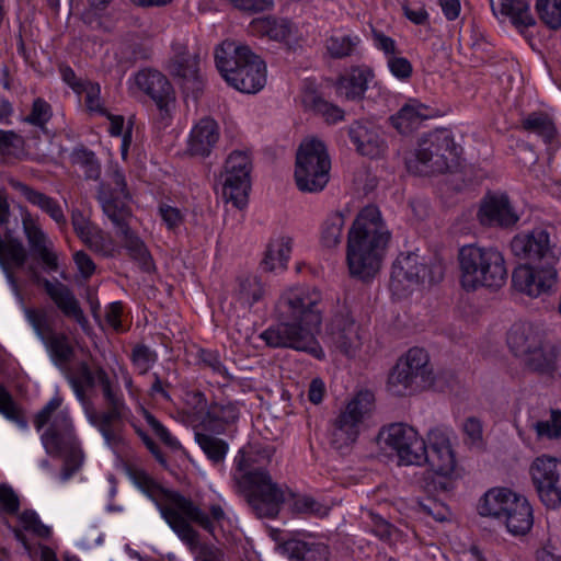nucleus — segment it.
<instances>
[{"mask_svg": "<svg viewBox=\"0 0 561 561\" xmlns=\"http://www.w3.org/2000/svg\"><path fill=\"white\" fill-rule=\"evenodd\" d=\"M432 116L430 106L417 99H409L397 113L389 117V123L399 134L409 135Z\"/></svg>", "mask_w": 561, "mask_h": 561, "instance_id": "obj_30", "label": "nucleus"}, {"mask_svg": "<svg viewBox=\"0 0 561 561\" xmlns=\"http://www.w3.org/2000/svg\"><path fill=\"white\" fill-rule=\"evenodd\" d=\"M530 476L540 501L548 508L561 505V459L542 455L530 466Z\"/></svg>", "mask_w": 561, "mask_h": 561, "instance_id": "obj_18", "label": "nucleus"}, {"mask_svg": "<svg viewBox=\"0 0 561 561\" xmlns=\"http://www.w3.org/2000/svg\"><path fill=\"white\" fill-rule=\"evenodd\" d=\"M26 321L34 330L36 336L43 341L50 335L55 329L49 320L48 313L44 309L30 308L24 304L21 305Z\"/></svg>", "mask_w": 561, "mask_h": 561, "instance_id": "obj_50", "label": "nucleus"}, {"mask_svg": "<svg viewBox=\"0 0 561 561\" xmlns=\"http://www.w3.org/2000/svg\"><path fill=\"white\" fill-rule=\"evenodd\" d=\"M478 219L483 226L510 228L517 224L519 216L506 194H491L483 198Z\"/></svg>", "mask_w": 561, "mask_h": 561, "instance_id": "obj_23", "label": "nucleus"}, {"mask_svg": "<svg viewBox=\"0 0 561 561\" xmlns=\"http://www.w3.org/2000/svg\"><path fill=\"white\" fill-rule=\"evenodd\" d=\"M84 93V105L90 114L107 115L101 99V87L98 82L85 81L78 94Z\"/></svg>", "mask_w": 561, "mask_h": 561, "instance_id": "obj_55", "label": "nucleus"}, {"mask_svg": "<svg viewBox=\"0 0 561 561\" xmlns=\"http://www.w3.org/2000/svg\"><path fill=\"white\" fill-rule=\"evenodd\" d=\"M251 171L252 161L248 151L234 150L226 159L222 194L238 208H242L248 202Z\"/></svg>", "mask_w": 561, "mask_h": 561, "instance_id": "obj_16", "label": "nucleus"}, {"mask_svg": "<svg viewBox=\"0 0 561 561\" xmlns=\"http://www.w3.org/2000/svg\"><path fill=\"white\" fill-rule=\"evenodd\" d=\"M345 217L341 211L327 216L321 225L320 240L323 247L332 249L341 243Z\"/></svg>", "mask_w": 561, "mask_h": 561, "instance_id": "obj_46", "label": "nucleus"}, {"mask_svg": "<svg viewBox=\"0 0 561 561\" xmlns=\"http://www.w3.org/2000/svg\"><path fill=\"white\" fill-rule=\"evenodd\" d=\"M199 364L204 368L210 369L214 374L221 376L225 380L230 381L233 376L228 371L220 354L214 350L201 348L197 353Z\"/></svg>", "mask_w": 561, "mask_h": 561, "instance_id": "obj_58", "label": "nucleus"}, {"mask_svg": "<svg viewBox=\"0 0 561 561\" xmlns=\"http://www.w3.org/2000/svg\"><path fill=\"white\" fill-rule=\"evenodd\" d=\"M453 432L445 427L432 428L425 440V459L423 465L440 477H449L456 468V455L451 446Z\"/></svg>", "mask_w": 561, "mask_h": 561, "instance_id": "obj_22", "label": "nucleus"}, {"mask_svg": "<svg viewBox=\"0 0 561 561\" xmlns=\"http://www.w3.org/2000/svg\"><path fill=\"white\" fill-rule=\"evenodd\" d=\"M392 233L380 209L367 205L356 215L346 241L350 275L362 282L371 280L380 271Z\"/></svg>", "mask_w": 561, "mask_h": 561, "instance_id": "obj_3", "label": "nucleus"}, {"mask_svg": "<svg viewBox=\"0 0 561 561\" xmlns=\"http://www.w3.org/2000/svg\"><path fill=\"white\" fill-rule=\"evenodd\" d=\"M434 381L430 356L424 348L412 347L401 356L391 369L388 390L397 397H404L423 391Z\"/></svg>", "mask_w": 561, "mask_h": 561, "instance_id": "obj_11", "label": "nucleus"}, {"mask_svg": "<svg viewBox=\"0 0 561 561\" xmlns=\"http://www.w3.org/2000/svg\"><path fill=\"white\" fill-rule=\"evenodd\" d=\"M536 9L547 26L552 30L561 27V0H537Z\"/></svg>", "mask_w": 561, "mask_h": 561, "instance_id": "obj_56", "label": "nucleus"}, {"mask_svg": "<svg viewBox=\"0 0 561 561\" xmlns=\"http://www.w3.org/2000/svg\"><path fill=\"white\" fill-rule=\"evenodd\" d=\"M511 250L516 257L537 264H558L561 254L551 241L550 232L540 227L513 237Z\"/></svg>", "mask_w": 561, "mask_h": 561, "instance_id": "obj_17", "label": "nucleus"}, {"mask_svg": "<svg viewBox=\"0 0 561 561\" xmlns=\"http://www.w3.org/2000/svg\"><path fill=\"white\" fill-rule=\"evenodd\" d=\"M478 513L504 525L513 536L526 535L533 527L534 514L528 500L507 488H493L478 503Z\"/></svg>", "mask_w": 561, "mask_h": 561, "instance_id": "obj_9", "label": "nucleus"}, {"mask_svg": "<svg viewBox=\"0 0 561 561\" xmlns=\"http://www.w3.org/2000/svg\"><path fill=\"white\" fill-rule=\"evenodd\" d=\"M272 455L271 448L251 447L249 450H241L234 459L233 479L260 518L276 517L285 501L284 491L272 481L265 469Z\"/></svg>", "mask_w": 561, "mask_h": 561, "instance_id": "obj_4", "label": "nucleus"}, {"mask_svg": "<svg viewBox=\"0 0 561 561\" xmlns=\"http://www.w3.org/2000/svg\"><path fill=\"white\" fill-rule=\"evenodd\" d=\"M0 414H2L7 420L15 423L20 428H27V421L13 400L11 393L3 387L0 386Z\"/></svg>", "mask_w": 561, "mask_h": 561, "instance_id": "obj_52", "label": "nucleus"}, {"mask_svg": "<svg viewBox=\"0 0 561 561\" xmlns=\"http://www.w3.org/2000/svg\"><path fill=\"white\" fill-rule=\"evenodd\" d=\"M19 522L22 525L23 530L30 531L39 538L47 539L51 535L50 528L44 525L37 513L32 510H25L22 512L19 515Z\"/></svg>", "mask_w": 561, "mask_h": 561, "instance_id": "obj_59", "label": "nucleus"}, {"mask_svg": "<svg viewBox=\"0 0 561 561\" xmlns=\"http://www.w3.org/2000/svg\"><path fill=\"white\" fill-rule=\"evenodd\" d=\"M522 358L529 369L539 373H548L554 367L557 353L552 348L548 350L543 347L541 342L537 347L530 350L529 354H526Z\"/></svg>", "mask_w": 561, "mask_h": 561, "instance_id": "obj_49", "label": "nucleus"}, {"mask_svg": "<svg viewBox=\"0 0 561 561\" xmlns=\"http://www.w3.org/2000/svg\"><path fill=\"white\" fill-rule=\"evenodd\" d=\"M22 226L31 251L42 261L48 272H56L58 270V257L53 251V242L39 224L30 213H25L22 216Z\"/></svg>", "mask_w": 561, "mask_h": 561, "instance_id": "obj_25", "label": "nucleus"}, {"mask_svg": "<svg viewBox=\"0 0 561 561\" xmlns=\"http://www.w3.org/2000/svg\"><path fill=\"white\" fill-rule=\"evenodd\" d=\"M106 199L112 204H123L126 208H129L130 194L127 190L126 179L122 170L116 167L108 171L107 182L102 183L99 188V202L103 210Z\"/></svg>", "mask_w": 561, "mask_h": 561, "instance_id": "obj_37", "label": "nucleus"}, {"mask_svg": "<svg viewBox=\"0 0 561 561\" xmlns=\"http://www.w3.org/2000/svg\"><path fill=\"white\" fill-rule=\"evenodd\" d=\"M378 444L396 453L403 466H422L425 459V440L407 423H390L382 426L377 436Z\"/></svg>", "mask_w": 561, "mask_h": 561, "instance_id": "obj_14", "label": "nucleus"}, {"mask_svg": "<svg viewBox=\"0 0 561 561\" xmlns=\"http://www.w3.org/2000/svg\"><path fill=\"white\" fill-rule=\"evenodd\" d=\"M557 264H520L512 274L513 287L530 297L549 294L558 282Z\"/></svg>", "mask_w": 561, "mask_h": 561, "instance_id": "obj_20", "label": "nucleus"}, {"mask_svg": "<svg viewBox=\"0 0 561 561\" xmlns=\"http://www.w3.org/2000/svg\"><path fill=\"white\" fill-rule=\"evenodd\" d=\"M526 427L533 431L537 440L561 439V410L531 407L528 410Z\"/></svg>", "mask_w": 561, "mask_h": 561, "instance_id": "obj_26", "label": "nucleus"}, {"mask_svg": "<svg viewBox=\"0 0 561 561\" xmlns=\"http://www.w3.org/2000/svg\"><path fill=\"white\" fill-rule=\"evenodd\" d=\"M249 30L255 36L268 37L272 41L282 42L289 37L291 24L286 19L264 16L252 20Z\"/></svg>", "mask_w": 561, "mask_h": 561, "instance_id": "obj_38", "label": "nucleus"}, {"mask_svg": "<svg viewBox=\"0 0 561 561\" xmlns=\"http://www.w3.org/2000/svg\"><path fill=\"white\" fill-rule=\"evenodd\" d=\"M443 278V267L434 264L427 267L417 253H400L392 263L390 287L396 293L405 291L421 283H437Z\"/></svg>", "mask_w": 561, "mask_h": 561, "instance_id": "obj_15", "label": "nucleus"}, {"mask_svg": "<svg viewBox=\"0 0 561 561\" xmlns=\"http://www.w3.org/2000/svg\"><path fill=\"white\" fill-rule=\"evenodd\" d=\"M90 250L108 256L114 250V243L110 234L104 232L95 224L77 236Z\"/></svg>", "mask_w": 561, "mask_h": 561, "instance_id": "obj_47", "label": "nucleus"}, {"mask_svg": "<svg viewBox=\"0 0 561 561\" xmlns=\"http://www.w3.org/2000/svg\"><path fill=\"white\" fill-rule=\"evenodd\" d=\"M126 473L130 481L156 504L163 519L179 538L191 547L196 546L199 539L192 523L209 535H214L215 525H221L227 519L224 507L218 503L210 504L207 513L190 497L176 491L163 489L140 468L129 466Z\"/></svg>", "mask_w": 561, "mask_h": 561, "instance_id": "obj_2", "label": "nucleus"}, {"mask_svg": "<svg viewBox=\"0 0 561 561\" xmlns=\"http://www.w3.org/2000/svg\"><path fill=\"white\" fill-rule=\"evenodd\" d=\"M144 416L151 427L156 436L167 446L169 447H178L179 442L175 437L171 435L169 430L158 420L154 415H152L149 411L144 409Z\"/></svg>", "mask_w": 561, "mask_h": 561, "instance_id": "obj_63", "label": "nucleus"}, {"mask_svg": "<svg viewBox=\"0 0 561 561\" xmlns=\"http://www.w3.org/2000/svg\"><path fill=\"white\" fill-rule=\"evenodd\" d=\"M69 159L72 165L82 170L85 180L98 181L100 179L101 164L92 150L84 146H78L73 148Z\"/></svg>", "mask_w": 561, "mask_h": 561, "instance_id": "obj_44", "label": "nucleus"}, {"mask_svg": "<svg viewBox=\"0 0 561 561\" xmlns=\"http://www.w3.org/2000/svg\"><path fill=\"white\" fill-rule=\"evenodd\" d=\"M144 416L151 427L156 436L167 446L169 447H178L179 442L175 437L171 435L169 430L158 420L154 415H152L149 411L144 409Z\"/></svg>", "mask_w": 561, "mask_h": 561, "instance_id": "obj_62", "label": "nucleus"}, {"mask_svg": "<svg viewBox=\"0 0 561 561\" xmlns=\"http://www.w3.org/2000/svg\"><path fill=\"white\" fill-rule=\"evenodd\" d=\"M53 117L51 105L43 98L33 100L30 112L21 117V123L30 126L31 129H23L27 140L37 141L42 136H48L47 124Z\"/></svg>", "mask_w": 561, "mask_h": 561, "instance_id": "obj_33", "label": "nucleus"}, {"mask_svg": "<svg viewBox=\"0 0 561 561\" xmlns=\"http://www.w3.org/2000/svg\"><path fill=\"white\" fill-rule=\"evenodd\" d=\"M130 359L135 367L139 369V374L144 375L157 360V354L146 345H136L133 348Z\"/></svg>", "mask_w": 561, "mask_h": 561, "instance_id": "obj_61", "label": "nucleus"}, {"mask_svg": "<svg viewBox=\"0 0 561 561\" xmlns=\"http://www.w3.org/2000/svg\"><path fill=\"white\" fill-rule=\"evenodd\" d=\"M25 141H28L26 137L14 130L0 129V156L4 159H20L23 154Z\"/></svg>", "mask_w": 561, "mask_h": 561, "instance_id": "obj_51", "label": "nucleus"}, {"mask_svg": "<svg viewBox=\"0 0 561 561\" xmlns=\"http://www.w3.org/2000/svg\"><path fill=\"white\" fill-rule=\"evenodd\" d=\"M293 250V239L289 236H278L272 238L267 244L263 267L266 271H275L277 268H286L287 262Z\"/></svg>", "mask_w": 561, "mask_h": 561, "instance_id": "obj_39", "label": "nucleus"}, {"mask_svg": "<svg viewBox=\"0 0 561 561\" xmlns=\"http://www.w3.org/2000/svg\"><path fill=\"white\" fill-rule=\"evenodd\" d=\"M460 153L461 147L455 142L450 130L435 129L417 140L414 151L405 157V164L414 174L444 173Z\"/></svg>", "mask_w": 561, "mask_h": 561, "instance_id": "obj_10", "label": "nucleus"}, {"mask_svg": "<svg viewBox=\"0 0 561 561\" xmlns=\"http://www.w3.org/2000/svg\"><path fill=\"white\" fill-rule=\"evenodd\" d=\"M7 182L10 187L18 192L27 203L39 208L41 210H43L47 203L51 199V196L35 190L34 187L15 178H8Z\"/></svg>", "mask_w": 561, "mask_h": 561, "instance_id": "obj_54", "label": "nucleus"}, {"mask_svg": "<svg viewBox=\"0 0 561 561\" xmlns=\"http://www.w3.org/2000/svg\"><path fill=\"white\" fill-rule=\"evenodd\" d=\"M542 341L540 330L529 322H516L507 333V345L517 357H524Z\"/></svg>", "mask_w": 561, "mask_h": 561, "instance_id": "obj_34", "label": "nucleus"}, {"mask_svg": "<svg viewBox=\"0 0 561 561\" xmlns=\"http://www.w3.org/2000/svg\"><path fill=\"white\" fill-rule=\"evenodd\" d=\"M220 137L219 126L215 119L202 118L191 130L187 150L192 156L208 157Z\"/></svg>", "mask_w": 561, "mask_h": 561, "instance_id": "obj_31", "label": "nucleus"}, {"mask_svg": "<svg viewBox=\"0 0 561 561\" xmlns=\"http://www.w3.org/2000/svg\"><path fill=\"white\" fill-rule=\"evenodd\" d=\"M274 312L278 322L260 334L267 346L291 348L324 359L325 353L317 339L324 312L323 296L318 288L294 286L285 289Z\"/></svg>", "mask_w": 561, "mask_h": 561, "instance_id": "obj_1", "label": "nucleus"}, {"mask_svg": "<svg viewBox=\"0 0 561 561\" xmlns=\"http://www.w3.org/2000/svg\"><path fill=\"white\" fill-rule=\"evenodd\" d=\"M104 214L118 229V233L123 238L124 247L129 256L135 260L144 271L150 272L153 267L152 257L145 243L128 226V219L131 216L130 208H126L123 204H112V202L106 199L104 202Z\"/></svg>", "mask_w": 561, "mask_h": 561, "instance_id": "obj_21", "label": "nucleus"}, {"mask_svg": "<svg viewBox=\"0 0 561 561\" xmlns=\"http://www.w3.org/2000/svg\"><path fill=\"white\" fill-rule=\"evenodd\" d=\"M500 13L508 16L512 24L524 33L528 27L534 26L536 21L530 13L528 0H501Z\"/></svg>", "mask_w": 561, "mask_h": 561, "instance_id": "obj_40", "label": "nucleus"}, {"mask_svg": "<svg viewBox=\"0 0 561 561\" xmlns=\"http://www.w3.org/2000/svg\"><path fill=\"white\" fill-rule=\"evenodd\" d=\"M27 273L35 284L44 287L46 294L65 316L72 317L78 322L85 320L78 300L67 285L43 278L34 266H28Z\"/></svg>", "mask_w": 561, "mask_h": 561, "instance_id": "obj_24", "label": "nucleus"}, {"mask_svg": "<svg viewBox=\"0 0 561 561\" xmlns=\"http://www.w3.org/2000/svg\"><path fill=\"white\" fill-rule=\"evenodd\" d=\"M375 410V396L369 390L358 391L332 422L331 444L336 449L353 445Z\"/></svg>", "mask_w": 561, "mask_h": 561, "instance_id": "obj_12", "label": "nucleus"}, {"mask_svg": "<svg viewBox=\"0 0 561 561\" xmlns=\"http://www.w3.org/2000/svg\"><path fill=\"white\" fill-rule=\"evenodd\" d=\"M312 108L318 115L322 116L328 124H336L344 119V111L322 98L317 96L313 99Z\"/></svg>", "mask_w": 561, "mask_h": 561, "instance_id": "obj_60", "label": "nucleus"}, {"mask_svg": "<svg viewBox=\"0 0 561 561\" xmlns=\"http://www.w3.org/2000/svg\"><path fill=\"white\" fill-rule=\"evenodd\" d=\"M137 87L145 92L160 111H168L174 100L173 89L164 75L158 70H140L135 78Z\"/></svg>", "mask_w": 561, "mask_h": 561, "instance_id": "obj_28", "label": "nucleus"}, {"mask_svg": "<svg viewBox=\"0 0 561 561\" xmlns=\"http://www.w3.org/2000/svg\"><path fill=\"white\" fill-rule=\"evenodd\" d=\"M459 284L468 293L481 288L497 290L507 280L504 254L495 247L466 244L458 253Z\"/></svg>", "mask_w": 561, "mask_h": 561, "instance_id": "obj_7", "label": "nucleus"}, {"mask_svg": "<svg viewBox=\"0 0 561 561\" xmlns=\"http://www.w3.org/2000/svg\"><path fill=\"white\" fill-rule=\"evenodd\" d=\"M360 44L356 34H333L325 43L328 54L334 59H342L354 55Z\"/></svg>", "mask_w": 561, "mask_h": 561, "instance_id": "obj_45", "label": "nucleus"}, {"mask_svg": "<svg viewBox=\"0 0 561 561\" xmlns=\"http://www.w3.org/2000/svg\"><path fill=\"white\" fill-rule=\"evenodd\" d=\"M195 442L214 465L222 462L229 450V445L226 440L210 434L196 432Z\"/></svg>", "mask_w": 561, "mask_h": 561, "instance_id": "obj_48", "label": "nucleus"}, {"mask_svg": "<svg viewBox=\"0 0 561 561\" xmlns=\"http://www.w3.org/2000/svg\"><path fill=\"white\" fill-rule=\"evenodd\" d=\"M325 340L330 347L353 357L362 346L359 325L346 306L340 307L325 327Z\"/></svg>", "mask_w": 561, "mask_h": 561, "instance_id": "obj_19", "label": "nucleus"}, {"mask_svg": "<svg viewBox=\"0 0 561 561\" xmlns=\"http://www.w3.org/2000/svg\"><path fill=\"white\" fill-rule=\"evenodd\" d=\"M348 137L362 156L378 157L385 150L380 130L369 121H355L347 128Z\"/></svg>", "mask_w": 561, "mask_h": 561, "instance_id": "obj_27", "label": "nucleus"}, {"mask_svg": "<svg viewBox=\"0 0 561 561\" xmlns=\"http://www.w3.org/2000/svg\"><path fill=\"white\" fill-rule=\"evenodd\" d=\"M290 561H329L330 548L322 541L290 539L282 545Z\"/></svg>", "mask_w": 561, "mask_h": 561, "instance_id": "obj_35", "label": "nucleus"}, {"mask_svg": "<svg viewBox=\"0 0 561 561\" xmlns=\"http://www.w3.org/2000/svg\"><path fill=\"white\" fill-rule=\"evenodd\" d=\"M215 61L226 82L242 93H256L266 83L265 62L247 46L225 41L215 50Z\"/></svg>", "mask_w": 561, "mask_h": 561, "instance_id": "obj_8", "label": "nucleus"}, {"mask_svg": "<svg viewBox=\"0 0 561 561\" xmlns=\"http://www.w3.org/2000/svg\"><path fill=\"white\" fill-rule=\"evenodd\" d=\"M331 160L324 144L317 139L305 140L296 154L295 180L301 192L318 193L330 179Z\"/></svg>", "mask_w": 561, "mask_h": 561, "instance_id": "obj_13", "label": "nucleus"}, {"mask_svg": "<svg viewBox=\"0 0 561 561\" xmlns=\"http://www.w3.org/2000/svg\"><path fill=\"white\" fill-rule=\"evenodd\" d=\"M66 379L76 398L83 405L90 404L89 391H92L96 386L100 387L107 409L88 415L89 422L94 427H117L118 423L131 414L122 390L102 366L91 368L87 362H80L66 375Z\"/></svg>", "mask_w": 561, "mask_h": 561, "instance_id": "obj_5", "label": "nucleus"}, {"mask_svg": "<svg viewBox=\"0 0 561 561\" xmlns=\"http://www.w3.org/2000/svg\"><path fill=\"white\" fill-rule=\"evenodd\" d=\"M522 128L540 137L546 144H552L557 136V128L551 117L542 112L528 114L522 121Z\"/></svg>", "mask_w": 561, "mask_h": 561, "instance_id": "obj_43", "label": "nucleus"}, {"mask_svg": "<svg viewBox=\"0 0 561 561\" xmlns=\"http://www.w3.org/2000/svg\"><path fill=\"white\" fill-rule=\"evenodd\" d=\"M42 343L46 347L53 363L57 366L68 364L75 355L73 346L65 333L54 331Z\"/></svg>", "mask_w": 561, "mask_h": 561, "instance_id": "obj_42", "label": "nucleus"}, {"mask_svg": "<svg viewBox=\"0 0 561 561\" xmlns=\"http://www.w3.org/2000/svg\"><path fill=\"white\" fill-rule=\"evenodd\" d=\"M62 398L53 397L34 416V426L39 432L50 424L42 434L41 439L47 454L64 456L65 465L61 472L62 481H67L83 463L84 454L75 433V426L68 411L57 410Z\"/></svg>", "mask_w": 561, "mask_h": 561, "instance_id": "obj_6", "label": "nucleus"}, {"mask_svg": "<svg viewBox=\"0 0 561 561\" xmlns=\"http://www.w3.org/2000/svg\"><path fill=\"white\" fill-rule=\"evenodd\" d=\"M373 79L374 72L369 67L353 66L336 79L335 93L347 101L362 100Z\"/></svg>", "mask_w": 561, "mask_h": 561, "instance_id": "obj_29", "label": "nucleus"}, {"mask_svg": "<svg viewBox=\"0 0 561 561\" xmlns=\"http://www.w3.org/2000/svg\"><path fill=\"white\" fill-rule=\"evenodd\" d=\"M7 182L10 187L18 192L27 203L39 208L41 210H43L47 203L51 199V196L35 190L34 187L15 178H8Z\"/></svg>", "mask_w": 561, "mask_h": 561, "instance_id": "obj_53", "label": "nucleus"}, {"mask_svg": "<svg viewBox=\"0 0 561 561\" xmlns=\"http://www.w3.org/2000/svg\"><path fill=\"white\" fill-rule=\"evenodd\" d=\"M240 416V409L237 402H214L201 417V424L217 434L225 432L226 426L236 423Z\"/></svg>", "mask_w": 561, "mask_h": 561, "instance_id": "obj_36", "label": "nucleus"}, {"mask_svg": "<svg viewBox=\"0 0 561 561\" xmlns=\"http://www.w3.org/2000/svg\"><path fill=\"white\" fill-rule=\"evenodd\" d=\"M199 57L196 53L190 54L182 45L174 46V57L170 65L171 73L181 78L185 89L198 90Z\"/></svg>", "mask_w": 561, "mask_h": 561, "instance_id": "obj_32", "label": "nucleus"}, {"mask_svg": "<svg viewBox=\"0 0 561 561\" xmlns=\"http://www.w3.org/2000/svg\"><path fill=\"white\" fill-rule=\"evenodd\" d=\"M420 507L425 514L432 516L437 522H445L450 517L448 506L435 499H425L420 502Z\"/></svg>", "mask_w": 561, "mask_h": 561, "instance_id": "obj_64", "label": "nucleus"}, {"mask_svg": "<svg viewBox=\"0 0 561 561\" xmlns=\"http://www.w3.org/2000/svg\"><path fill=\"white\" fill-rule=\"evenodd\" d=\"M264 285L256 275L249 274L237 278L233 295L242 306L252 307L264 297Z\"/></svg>", "mask_w": 561, "mask_h": 561, "instance_id": "obj_41", "label": "nucleus"}, {"mask_svg": "<svg viewBox=\"0 0 561 561\" xmlns=\"http://www.w3.org/2000/svg\"><path fill=\"white\" fill-rule=\"evenodd\" d=\"M293 512L317 517L327 516L329 508L310 495H294L291 503Z\"/></svg>", "mask_w": 561, "mask_h": 561, "instance_id": "obj_57", "label": "nucleus"}]
</instances>
